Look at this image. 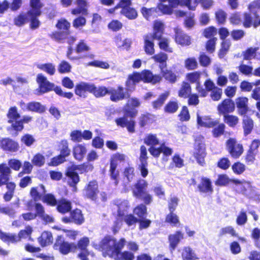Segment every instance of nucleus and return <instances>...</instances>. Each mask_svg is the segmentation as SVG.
<instances>
[{
  "label": "nucleus",
  "instance_id": "f257e3e1",
  "mask_svg": "<svg viewBox=\"0 0 260 260\" xmlns=\"http://www.w3.org/2000/svg\"><path fill=\"white\" fill-rule=\"evenodd\" d=\"M160 73L162 76L160 75H153L151 71L148 70H144L141 73H134L129 75L126 82L127 90H131L133 89L135 84L140 81L151 83L153 84L159 83L161 81L162 77L171 83H175L176 81L177 77L172 71L166 70L165 68L160 70Z\"/></svg>",
  "mask_w": 260,
  "mask_h": 260
},
{
  "label": "nucleus",
  "instance_id": "f03ea898",
  "mask_svg": "<svg viewBox=\"0 0 260 260\" xmlns=\"http://www.w3.org/2000/svg\"><path fill=\"white\" fill-rule=\"evenodd\" d=\"M126 242L124 238L121 239L118 242L111 237H105L101 242L100 245H95V248H101L103 255H108L117 260H133L134 254L128 251L120 252Z\"/></svg>",
  "mask_w": 260,
  "mask_h": 260
},
{
  "label": "nucleus",
  "instance_id": "7ed1b4c3",
  "mask_svg": "<svg viewBox=\"0 0 260 260\" xmlns=\"http://www.w3.org/2000/svg\"><path fill=\"white\" fill-rule=\"evenodd\" d=\"M27 208L28 210H31L33 207H35V211H37V215L42 221L46 224L52 223L54 222V218L51 215L45 212L43 206L39 203H34L32 200L27 203Z\"/></svg>",
  "mask_w": 260,
  "mask_h": 260
},
{
  "label": "nucleus",
  "instance_id": "20e7f679",
  "mask_svg": "<svg viewBox=\"0 0 260 260\" xmlns=\"http://www.w3.org/2000/svg\"><path fill=\"white\" fill-rule=\"evenodd\" d=\"M36 82L39 86L38 88L35 91V93L37 95H41L54 90L56 87L54 84L49 82L47 77L42 73L37 75Z\"/></svg>",
  "mask_w": 260,
  "mask_h": 260
},
{
  "label": "nucleus",
  "instance_id": "39448f33",
  "mask_svg": "<svg viewBox=\"0 0 260 260\" xmlns=\"http://www.w3.org/2000/svg\"><path fill=\"white\" fill-rule=\"evenodd\" d=\"M206 155L205 151V145L204 138L199 137L197 138L194 144V156L196 158L197 162L201 166H204L205 162V157Z\"/></svg>",
  "mask_w": 260,
  "mask_h": 260
},
{
  "label": "nucleus",
  "instance_id": "423d86ee",
  "mask_svg": "<svg viewBox=\"0 0 260 260\" xmlns=\"http://www.w3.org/2000/svg\"><path fill=\"white\" fill-rule=\"evenodd\" d=\"M132 4L131 0H123L119 2L116 8H121V14L129 20H134L138 17V14L135 9L131 7Z\"/></svg>",
  "mask_w": 260,
  "mask_h": 260
},
{
  "label": "nucleus",
  "instance_id": "0eeeda50",
  "mask_svg": "<svg viewBox=\"0 0 260 260\" xmlns=\"http://www.w3.org/2000/svg\"><path fill=\"white\" fill-rule=\"evenodd\" d=\"M227 149L234 158H239L243 153L244 149L242 144L237 142L235 139L230 138L226 142Z\"/></svg>",
  "mask_w": 260,
  "mask_h": 260
},
{
  "label": "nucleus",
  "instance_id": "6e6552de",
  "mask_svg": "<svg viewBox=\"0 0 260 260\" xmlns=\"http://www.w3.org/2000/svg\"><path fill=\"white\" fill-rule=\"evenodd\" d=\"M242 193L254 201L260 202V193L253 187L250 183L245 182L241 185Z\"/></svg>",
  "mask_w": 260,
  "mask_h": 260
},
{
  "label": "nucleus",
  "instance_id": "1a4fd4ad",
  "mask_svg": "<svg viewBox=\"0 0 260 260\" xmlns=\"http://www.w3.org/2000/svg\"><path fill=\"white\" fill-rule=\"evenodd\" d=\"M94 89V85L92 83L81 82L75 87V93L80 97L85 98L87 96V92H92Z\"/></svg>",
  "mask_w": 260,
  "mask_h": 260
},
{
  "label": "nucleus",
  "instance_id": "9d476101",
  "mask_svg": "<svg viewBox=\"0 0 260 260\" xmlns=\"http://www.w3.org/2000/svg\"><path fill=\"white\" fill-rule=\"evenodd\" d=\"M85 196L92 200H95L99 192L98 184L96 181H90L84 190Z\"/></svg>",
  "mask_w": 260,
  "mask_h": 260
},
{
  "label": "nucleus",
  "instance_id": "9b49d317",
  "mask_svg": "<svg viewBox=\"0 0 260 260\" xmlns=\"http://www.w3.org/2000/svg\"><path fill=\"white\" fill-rule=\"evenodd\" d=\"M0 145L6 151L15 152L19 149V144L10 138H3L0 141Z\"/></svg>",
  "mask_w": 260,
  "mask_h": 260
},
{
  "label": "nucleus",
  "instance_id": "f8f14e48",
  "mask_svg": "<svg viewBox=\"0 0 260 260\" xmlns=\"http://www.w3.org/2000/svg\"><path fill=\"white\" fill-rule=\"evenodd\" d=\"M109 94H110V100L115 102L121 101L128 96V93L125 92L123 88L121 86L117 88H109Z\"/></svg>",
  "mask_w": 260,
  "mask_h": 260
},
{
  "label": "nucleus",
  "instance_id": "ddd939ff",
  "mask_svg": "<svg viewBox=\"0 0 260 260\" xmlns=\"http://www.w3.org/2000/svg\"><path fill=\"white\" fill-rule=\"evenodd\" d=\"M197 123L201 126L211 128L217 125L219 123V120L212 119L208 116H201L197 114Z\"/></svg>",
  "mask_w": 260,
  "mask_h": 260
},
{
  "label": "nucleus",
  "instance_id": "4468645a",
  "mask_svg": "<svg viewBox=\"0 0 260 260\" xmlns=\"http://www.w3.org/2000/svg\"><path fill=\"white\" fill-rule=\"evenodd\" d=\"M235 104L230 99L224 100L217 107L219 113L223 116L228 114V113L233 112L235 110Z\"/></svg>",
  "mask_w": 260,
  "mask_h": 260
},
{
  "label": "nucleus",
  "instance_id": "2eb2a0df",
  "mask_svg": "<svg viewBox=\"0 0 260 260\" xmlns=\"http://www.w3.org/2000/svg\"><path fill=\"white\" fill-rule=\"evenodd\" d=\"M166 5L165 3H160L157 6V8L164 14L170 15L173 12L174 8H176L178 5H182L179 0H171L170 3Z\"/></svg>",
  "mask_w": 260,
  "mask_h": 260
},
{
  "label": "nucleus",
  "instance_id": "dca6fc26",
  "mask_svg": "<svg viewBox=\"0 0 260 260\" xmlns=\"http://www.w3.org/2000/svg\"><path fill=\"white\" fill-rule=\"evenodd\" d=\"M55 244L59 246L60 251L64 254H66L70 251L76 249L75 244H70L67 242H64L61 236H58Z\"/></svg>",
  "mask_w": 260,
  "mask_h": 260
},
{
  "label": "nucleus",
  "instance_id": "f3484780",
  "mask_svg": "<svg viewBox=\"0 0 260 260\" xmlns=\"http://www.w3.org/2000/svg\"><path fill=\"white\" fill-rule=\"evenodd\" d=\"M117 125L121 127H126L129 132L133 133L135 131V122L131 118L128 119L127 116L115 119Z\"/></svg>",
  "mask_w": 260,
  "mask_h": 260
},
{
  "label": "nucleus",
  "instance_id": "a211bd4d",
  "mask_svg": "<svg viewBox=\"0 0 260 260\" xmlns=\"http://www.w3.org/2000/svg\"><path fill=\"white\" fill-rule=\"evenodd\" d=\"M175 41L177 43L182 46H187L190 44V38L188 36L183 33L181 29L178 28L175 29Z\"/></svg>",
  "mask_w": 260,
  "mask_h": 260
},
{
  "label": "nucleus",
  "instance_id": "6ab92c4d",
  "mask_svg": "<svg viewBox=\"0 0 260 260\" xmlns=\"http://www.w3.org/2000/svg\"><path fill=\"white\" fill-rule=\"evenodd\" d=\"M66 176L68 184L73 187V191H77V187L76 185L80 181L78 173L72 170H69L66 173Z\"/></svg>",
  "mask_w": 260,
  "mask_h": 260
},
{
  "label": "nucleus",
  "instance_id": "aec40b11",
  "mask_svg": "<svg viewBox=\"0 0 260 260\" xmlns=\"http://www.w3.org/2000/svg\"><path fill=\"white\" fill-rule=\"evenodd\" d=\"M183 238V234L180 231H177L174 234H171L169 236L168 239L170 244V248L172 251L175 249L178 244Z\"/></svg>",
  "mask_w": 260,
  "mask_h": 260
},
{
  "label": "nucleus",
  "instance_id": "412c9836",
  "mask_svg": "<svg viewBox=\"0 0 260 260\" xmlns=\"http://www.w3.org/2000/svg\"><path fill=\"white\" fill-rule=\"evenodd\" d=\"M46 192L45 187L43 185L41 184L37 187L31 188L30 192L31 197L33 198L34 203L40 201L42 199L43 195Z\"/></svg>",
  "mask_w": 260,
  "mask_h": 260
},
{
  "label": "nucleus",
  "instance_id": "4be33fe9",
  "mask_svg": "<svg viewBox=\"0 0 260 260\" xmlns=\"http://www.w3.org/2000/svg\"><path fill=\"white\" fill-rule=\"evenodd\" d=\"M155 39L151 34L146 35L144 37V49L147 54L152 55L154 53L153 40Z\"/></svg>",
  "mask_w": 260,
  "mask_h": 260
},
{
  "label": "nucleus",
  "instance_id": "5701e85b",
  "mask_svg": "<svg viewBox=\"0 0 260 260\" xmlns=\"http://www.w3.org/2000/svg\"><path fill=\"white\" fill-rule=\"evenodd\" d=\"M0 239L8 244L20 241V238L16 234L3 232L0 230Z\"/></svg>",
  "mask_w": 260,
  "mask_h": 260
},
{
  "label": "nucleus",
  "instance_id": "b1692460",
  "mask_svg": "<svg viewBox=\"0 0 260 260\" xmlns=\"http://www.w3.org/2000/svg\"><path fill=\"white\" fill-rule=\"evenodd\" d=\"M148 184L143 179L139 180L135 185V188L133 190V195L135 197L141 195V193L146 191Z\"/></svg>",
  "mask_w": 260,
  "mask_h": 260
},
{
  "label": "nucleus",
  "instance_id": "393cba45",
  "mask_svg": "<svg viewBox=\"0 0 260 260\" xmlns=\"http://www.w3.org/2000/svg\"><path fill=\"white\" fill-rule=\"evenodd\" d=\"M115 205L117 210L118 215L119 217L124 216L129 207L128 202L126 200L118 199L115 201Z\"/></svg>",
  "mask_w": 260,
  "mask_h": 260
},
{
  "label": "nucleus",
  "instance_id": "a878e982",
  "mask_svg": "<svg viewBox=\"0 0 260 260\" xmlns=\"http://www.w3.org/2000/svg\"><path fill=\"white\" fill-rule=\"evenodd\" d=\"M57 205V210L61 214H65L70 211L72 209L71 202L66 199L59 201Z\"/></svg>",
  "mask_w": 260,
  "mask_h": 260
},
{
  "label": "nucleus",
  "instance_id": "bb28decb",
  "mask_svg": "<svg viewBox=\"0 0 260 260\" xmlns=\"http://www.w3.org/2000/svg\"><path fill=\"white\" fill-rule=\"evenodd\" d=\"M198 188L200 191L204 193L212 192L213 190L211 180L206 177L202 178L201 182L199 185Z\"/></svg>",
  "mask_w": 260,
  "mask_h": 260
},
{
  "label": "nucleus",
  "instance_id": "cd10ccee",
  "mask_svg": "<svg viewBox=\"0 0 260 260\" xmlns=\"http://www.w3.org/2000/svg\"><path fill=\"white\" fill-rule=\"evenodd\" d=\"M247 103L248 99L245 97H240L236 99V104L241 115H243L247 112Z\"/></svg>",
  "mask_w": 260,
  "mask_h": 260
},
{
  "label": "nucleus",
  "instance_id": "c85d7f7f",
  "mask_svg": "<svg viewBox=\"0 0 260 260\" xmlns=\"http://www.w3.org/2000/svg\"><path fill=\"white\" fill-rule=\"evenodd\" d=\"M155 62L159 63V67L161 70L166 68L167 67L166 61L168 59V56L164 53H159L151 57Z\"/></svg>",
  "mask_w": 260,
  "mask_h": 260
},
{
  "label": "nucleus",
  "instance_id": "c756f323",
  "mask_svg": "<svg viewBox=\"0 0 260 260\" xmlns=\"http://www.w3.org/2000/svg\"><path fill=\"white\" fill-rule=\"evenodd\" d=\"M86 153V148L82 144H78L74 148L73 154L74 157L78 160H82Z\"/></svg>",
  "mask_w": 260,
  "mask_h": 260
},
{
  "label": "nucleus",
  "instance_id": "7c9ffc66",
  "mask_svg": "<svg viewBox=\"0 0 260 260\" xmlns=\"http://www.w3.org/2000/svg\"><path fill=\"white\" fill-rule=\"evenodd\" d=\"M39 242L42 246H46L53 242V237L50 232L44 231L38 238Z\"/></svg>",
  "mask_w": 260,
  "mask_h": 260
},
{
  "label": "nucleus",
  "instance_id": "2f4dec72",
  "mask_svg": "<svg viewBox=\"0 0 260 260\" xmlns=\"http://www.w3.org/2000/svg\"><path fill=\"white\" fill-rule=\"evenodd\" d=\"M164 28V23L160 21H155L154 23V32L152 36L156 40L160 39Z\"/></svg>",
  "mask_w": 260,
  "mask_h": 260
},
{
  "label": "nucleus",
  "instance_id": "473e14b6",
  "mask_svg": "<svg viewBox=\"0 0 260 260\" xmlns=\"http://www.w3.org/2000/svg\"><path fill=\"white\" fill-rule=\"evenodd\" d=\"M37 67L50 76L54 75L56 72L55 66L52 63H39Z\"/></svg>",
  "mask_w": 260,
  "mask_h": 260
},
{
  "label": "nucleus",
  "instance_id": "72a5a7b5",
  "mask_svg": "<svg viewBox=\"0 0 260 260\" xmlns=\"http://www.w3.org/2000/svg\"><path fill=\"white\" fill-rule=\"evenodd\" d=\"M45 107L39 102H31L28 103V111L38 113H42L45 112Z\"/></svg>",
  "mask_w": 260,
  "mask_h": 260
},
{
  "label": "nucleus",
  "instance_id": "f704fd0d",
  "mask_svg": "<svg viewBox=\"0 0 260 260\" xmlns=\"http://www.w3.org/2000/svg\"><path fill=\"white\" fill-rule=\"evenodd\" d=\"M243 127L245 135L249 134L253 127V120L247 116H244L243 119Z\"/></svg>",
  "mask_w": 260,
  "mask_h": 260
},
{
  "label": "nucleus",
  "instance_id": "c9c22d12",
  "mask_svg": "<svg viewBox=\"0 0 260 260\" xmlns=\"http://www.w3.org/2000/svg\"><path fill=\"white\" fill-rule=\"evenodd\" d=\"M73 222L77 224H81L84 221V218L81 211L79 209H75L71 213Z\"/></svg>",
  "mask_w": 260,
  "mask_h": 260
},
{
  "label": "nucleus",
  "instance_id": "e433bc0d",
  "mask_svg": "<svg viewBox=\"0 0 260 260\" xmlns=\"http://www.w3.org/2000/svg\"><path fill=\"white\" fill-rule=\"evenodd\" d=\"M141 13L146 19L149 20L156 16L157 11L155 8H147L143 7L141 9Z\"/></svg>",
  "mask_w": 260,
  "mask_h": 260
},
{
  "label": "nucleus",
  "instance_id": "4c0bfd02",
  "mask_svg": "<svg viewBox=\"0 0 260 260\" xmlns=\"http://www.w3.org/2000/svg\"><path fill=\"white\" fill-rule=\"evenodd\" d=\"M118 161L115 160V158L112 156L111 157V163H110V172L111 174V177L112 179L115 180V184L117 185L118 184V182L116 180V178L118 175V171H116V169L117 168V165L118 164Z\"/></svg>",
  "mask_w": 260,
  "mask_h": 260
},
{
  "label": "nucleus",
  "instance_id": "58836bf2",
  "mask_svg": "<svg viewBox=\"0 0 260 260\" xmlns=\"http://www.w3.org/2000/svg\"><path fill=\"white\" fill-rule=\"evenodd\" d=\"M30 3L31 9L27 12L28 14L32 15V14H35L36 15H40V10L42 6L40 0H30Z\"/></svg>",
  "mask_w": 260,
  "mask_h": 260
},
{
  "label": "nucleus",
  "instance_id": "ea45409f",
  "mask_svg": "<svg viewBox=\"0 0 260 260\" xmlns=\"http://www.w3.org/2000/svg\"><path fill=\"white\" fill-rule=\"evenodd\" d=\"M145 144L151 147L159 144V140L155 134H149L146 136L144 139Z\"/></svg>",
  "mask_w": 260,
  "mask_h": 260
},
{
  "label": "nucleus",
  "instance_id": "a19ab883",
  "mask_svg": "<svg viewBox=\"0 0 260 260\" xmlns=\"http://www.w3.org/2000/svg\"><path fill=\"white\" fill-rule=\"evenodd\" d=\"M115 43L118 47L126 50L130 47L131 45V42L129 39L122 40L120 36H117L116 37Z\"/></svg>",
  "mask_w": 260,
  "mask_h": 260
},
{
  "label": "nucleus",
  "instance_id": "79ce46f5",
  "mask_svg": "<svg viewBox=\"0 0 260 260\" xmlns=\"http://www.w3.org/2000/svg\"><path fill=\"white\" fill-rule=\"evenodd\" d=\"M182 257L183 260H191L197 258L196 254L189 247H184L182 249Z\"/></svg>",
  "mask_w": 260,
  "mask_h": 260
},
{
  "label": "nucleus",
  "instance_id": "37998d69",
  "mask_svg": "<svg viewBox=\"0 0 260 260\" xmlns=\"http://www.w3.org/2000/svg\"><path fill=\"white\" fill-rule=\"evenodd\" d=\"M109 88H107L105 86L96 87L94 85V89L92 91V93L96 97L100 98L109 94Z\"/></svg>",
  "mask_w": 260,
  "mask_h": 260
},
{
  "label": "nucleus",
  "instance_id": "c03bdc74",
  "mask_svg": "<svg viewBox=\"0 0 260 260\" xmlns=\"http://www.w3.org/2000/svg\"><path fill=\"white\" fill-rule=\"evenodd\" d=\"M191 92V87L189 83L183 82L181 87L179 91L180 97L186 98L188 96Z\"/></svg>",
  "mask_w": 260,
  "mask_h": 260
},
{
  "label": "nucleus",
  "instance_id": "a18cd8bd",
  "mask_svg": "<svg viewBox=\"0 0 260 260\" xmlns=\"http://www.w3.org/2000/svg\"><path fill=\"white\" fill-rule=\"evenodd\" d=\"M169 94V91H166L160 95L159 98L156 101L152 103L153 108L155 109L160 108L164 103L165 101L167 100Z\"/></svg>",
  "mask_w": 260,
  "mask_h": 260
},
{
  "label": "nucleus",
  "instance_id": "49530a36",
  "mask_svg": "<svg viewBox=\"0 0 260 260\" xmlns=\"http://www.w3.org/2000/svg\"><path fill=\"white\" fill-rule=\"evenodd\" d=\"M257 47H250L243 52V58L245 60H250L253 58H256V51L258 50Z\"/></svg>",
  "mask_w": 260,
  "mask_h": 260
},
{
  "label": "nucleus",
  "instance_id": "de8ad7c7",
  "mask_svg": "<svg viewBox=\"0 0 260 260\" xmlns=\"http://www.w3.org/2000/svg\"><path fill=\"white\" fill-rule=\"evenodd\" d=\"M7 116L9 119L8 122L11 123L14 120H17L20 118V114L18 113L16 107H13L10 108Z\"/></svg>",
  "mask_w": 260,
  "mask_h": 260
},
{
  "label": "nucleus",
  "instance_id": "09e8293b",
  "mask_svg": "<svg viewBox=\"0 0 260 260\" xmlns=\"http://www.w3.org/2000/svg\"><path fill=\"white\" fill-rule=\"evenodd\" d=\"M0 214H5L13 218L15 216L16 211L12 207L1 205Z\"/></svg>",
  "mask_w": 260,
  "mask_h": 260
},
{
  "label": "nucleus",
  "instance_id": "8fccbe9b",
  "mask_svg": "<svg viewBox=\"0 0 260 260\" xmlns=\"http://www.w3.org/2000/svg\"><path fill=\"white\" fill-rule=\"evenodd\" d=\"M215 18L218 23L224 24L227 18L226 13L223 10L218 9L215 13Z\"/></svg>",
  "mask_w": 260,
  "mask_h": 260
},
{
  "label": "nucleus",
  "instance_id": "3c124183",
  "mask_svg": "<svg viewBox=\"0 0 260 260\" xmlns=\"http://www.w3.org/2000/svg\"><path fill=\"white\" fill-rule=\"evenodd\" d=\"M224 121L231 127H234L239 122V118L236 116L232 115H225Z\"/></svg>",
  "mask_w": 260,
  "mask_h": 260
},
{
  "label": "nucleus",
  "instance_id": "603ef678",
  "mask_svg": "<svg viewBox=\"0 0 260 260\" xmlns=\"http://www.w3.org/2000/svg\"><path fill=\"white\" fill-rule=\"evenodd\" d=\"M28 16L27 14H21L14 19V24L18 26H21L29 21Z\"/></svg>",
  "mask_w": 260,
  "mask_h": 260
},
{
  "label": "nucleus",
  "instance_id": "864d4df0",
  "mask_svg": "<svg viewBox=\"0 0 260 260\" xmlns=\"http://www.w3.org/2000/svg\"><path fill=\"white\" fill-rule=\"evenodd\" d=\"M201 73L199 72H194L186 75L187 80L190 83H196V85L200 83Z\"/></svg>",
  "mask_w": 260,
  "mask_h": 260
},
{
  "label": "nucleus",
  "instance_id": "5fc2aeb1",
  "mask_svg": "<svg viewBox=\"0 0 260 260\" xmlns=\"http://www.w3.org/2000/svg\"><path fill=\"white\" fill-rule=\"evenodd\" d=\"M60 155L63 157L69 156L70 154V150L68 147V143L67 140H62L60 144Z\"/></svg>",
  "mask_w": 260,
  "mask_h": 260
},
{
  "label": "nucleus",
  "instance_id": "6e6d98bb",
  "mask_svg": "<svg viewBox=\"0 0 260 260\" xmlns=\"http://www.w3.org/2000/svg\"><path fill=\"white\" fill-rule=\"evenodd\" d=\"M42 200L44 203L52 206H54L57 204L55 197L53 194L50 193L44 195L42 197Z\"/></svg>",
  "mask_w": 260,
  "mask_h": 260
},
{
  "label": "nucleus",
  "instance_id": "4d7b16f0",
  "mask_svg": "<svg viewBox=\"0 0 260 260\" xmlns=\"http://www.w3.org/2000/svg\"><path fill=\"white\" fill-rule=\"evenodd\" d=\"M226 234H230L233 237H237L236 231L232 226H227L221 229L219 232V236H223Z\"/></svg>",
  "mask_w": 260,
  "mask_h": 260
},
{
  "label": "nucleus",
  "instance_id": "13d9d810",
  "mask_svg": "<svg viewBox=\"0 0 260 260\" xmlns=\"http://www.w3.org/2000/svg\"><path fill=\"white\" fill-rule=\"evenodd\" d=\"M71 66L69 62L62 60L58 66V71L61 74L69 73L71 71Z\"/></svg>",
  "mask_w": 260,
  "mask_h": 260
},
{
  "label": "nucleus",
  "instance_id": "bf43d9fd",
  "mask_svg": "<svg viewBox=\"0 0 260 260\" xmlns=\"http://www.w3.org/2000/svg\"><path fill=\"white\" fill-rule=\"evenodd\" d=\"M134 213L139 217L143 218L147 213V208L144 205L141 204L134 209Z\"/></svg>",
  "mask_w": 260,
  "mask_h": 260
},
{
  "label": "nucleus",
  "instance_id": "052dcab7",
  "mask_svg": "<svg viewBox=\"0 0 260 260\" xmlns=\"http://www.w3.org/2000/svg\"><path fill=\"white\" fill-rule=\"evenodd\" d=\"M178 109V103L176 101H170L165 107V111L169 113H173Z\"/></svg>",
  "mask_w": 260,
  "mask_h": 260
},
{
  "label": "nucleus",
  "instance_id": "680f3d73",
  "mask_svg": "<svg viewBox=\"0 0 260 260\" xmlns=\"http://www.w3.org/2000/svg\"><path fill=\"white\" fill-rule=\"evenodd\" d=\"M166 221L173 226H177V224L179 223L178 217L176 214L174 213L173 212H170L167 216Z\"/></svg>",
  "mask_w": 260,
  "mask_h": 260
},
{
  "label": "nucleus",
  "instance_id": "e2e57ef3",
  "mask_svg": "<svg viewBox=\"0 0 260 260\" xmlns=\"http://www.w3.org/2000/svg\"><path fill=\"white\" fill-rule=\"evenodd\" d=\"M231 46L230 42L228 40H224L221 43V48L220 49L218 55L220 58H222L228 51Z\"/></svg>",
  "mask_w": 260,
  "mask_h": 260
},
{
  "label": "nucleus",
  "instance_id": "0e129e2a",
  "mask_svg": "<svg viewBox=\"0 0 260 260\" xmlns=\"http://www.w3.org/2000/svg\"><path fill=\"white\" fill-rule=\"evenodd\" d=\"M225 125L223 123L219 124L217 126L212 130V134L214 137L218 138L222 135L224 132Z\"/></svg>",
  "mask_w": 260,
  "mask_h": 260
},
{
  "label": "nucleus",
  "instance_id": "69168bd1",
  "mask_svg": "<svg viewBox=\"0 0 260 260\" xmlns=\"http://www.w3.org/2000/svg\"><path fill=\"white\" fill-rule=\"evenodd\" d=\"M245 166L240 162H236L232 166L233 172L237 175L242 174L245 171Z\"/></svg>",
  "mask_w": 260,
  "mask_h": 260
},
{
  "label": "nucleus",
  "instance_id": "338daca9",
  "mask_svg": "<svg viewBox=\"0 0 260 260\" xmlns=\"http://www.w3.org/2000/svg\"><path fill=\"white\" fill-rule=\"evenodd\" d=\"M45 162V159L44 156L40 153H38L35 155L32 159V164L38 167L43 166Z\"/></svg>",
  "mask_w": 260,
  "mask_h": 260
},
{
  "label": "nucleus",
  "instance_id": "774afa93",
  "mask_svg": "<svg viewBox=\"0 0 260 260\" xmlns=\"http://www.w3.org/2000/svg\"><path fill=\"white\" fill-rule=\"evenodd\" d=\"M247 221V216L246 213L243 210H242L237 218L236 223L239 225H243L245 224Z\"/></svg>",
  "mask_w": 260,
  "mask_h": 260
}]
</instances>
